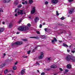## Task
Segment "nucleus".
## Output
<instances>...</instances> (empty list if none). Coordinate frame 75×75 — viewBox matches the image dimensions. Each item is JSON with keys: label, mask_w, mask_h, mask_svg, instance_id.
<instances>
[{"label": "nucleus", "mask_w": 75, "mask_h": 75, "mask_svg": "<svg viewBox=\"0 0 75 75\" xmlns=\"http://www.w3.org/2000/svg\"><path fill=\"white\" fill-rule=\"evenodd\" d=\"M28 26V27H30L31 26V24L30 23H28L27 24Z\"/></svg>", "instance_id": "obj_42"}, {"label": "nucleus", "mask_w": 75, "mask_h": 75, "mask_svg": "<svg viewBox=\"0 0 75 75\" xmlns=\"http://www.w3.org/2000/svg\"><path fill=\"white\" fill-rule=\"evenodd\" d=\"M30 52H31V51H30V50H29V51H28L27 52L28 54H30Z\"/></svg>", "instance_id": "obj_44"}, {"label": "nucleus", "mask_w": 75, "mask_h": 75, "mask_svg": "<svg viewBox=\"0 0 75 75\" xmlns=\"http://www.w3.org/2000/svg\"><path fill=\"white\" fill-rule=\"evenodd\" d=\"M17 64H18V62H16L15 63V65H17Z\"/></svg>", "instance_id": "obj_49"}, {"label": "nucleus", "mask_w": 75, "mask_h": 75, "mask_svg": "<svg viewBox=\"0 0 75 75\" xmlns=\"http://www.w3.org/2000/svg\"><path fill=\"white\" fill-rule=\"evenodd\" d=\"M30 38H35L36 39H39V37H30Z\"/></svg>", "instance_id": "obj_17"}, {"label": "nucleus", "mask_w": 75, "mask_h": 75, "mask_svg": "<svg viewBox=\"0 0 75 75\" xmlns=\"http://www.w3.org/2000/svg\"><path fill=\"white\" fill-rule=\"evenodd\" d=\"M47 60H48V61H51V58H47Z\"/></svg>", "instance_id": "obj_39"}, {"label": "nucleus", "mask_w": 75, "mask_h": 75, "mask_svg": "<svg viewBox=\"0 0 75 75\" xmlns=\"http://www.w3.org/2000/svg\"><path fill=\"white\" fill-rule=\"evenodd\" d=\"M37 72H40V71H39V70H37Z\"/></svg>", "instance_id": "obj_59"}, {"label": "nucleus", "mask_w": 75, "mask_h": 75, "mask_svg": "<svg viewBox=\"0 0 75 75\" xmlns=\"http://www.w3.org/2000/svg\"><path fill=\"white\" fill-rule=\"evenodd\" d=\"M29 29L28 27L27 26H20L18 28V30L19 31H27Z\"/></svg>", "instance_id": "obj_1"}, {"label": "nucleus", "mask_w": 75, "mask_h": 75, "mask_svg": "<svg viewBox=\"0 0 75 75\" xmlns=\"http://www.w3.org/2000/svg\"><path fill=\"white\" fill-rule=\"evenodd\" d=\"M75 51H71L72 53H75Z\"/></svg>", "instance_id": "obj_51"}, {"label": "nucleus", "mask_w": 75, "mask_h": 75, "mask_svg": "<svg viewBox=\"0 0 75 75\" xmlns=\"http://www.w3.org/2000/svg\"><path fill=\"white\" fill-rule=\"evenodd\" d=\"M42 38H47V37H46V35H43L42 36Z\"/></svg>", "instance_id": "obj_23"}, {"label": "nucleus", "mask_w": 75, "mask_h": 75, "mask_svg": "<svg viewBox=\"0 0 75 75\" xmlns=\"http://www.w3.org/2000/svg\"><path fill=\"white\" fill-rule=\"evenodd\" d=\"M22 4H23L24 5V4H25V3L24 2H22Z\"/></svg>", "instance_id": "obj_50"}, {"label": "nucleus", "mask_w": 75, "mask_h": 75, "mask_svg": "<svg viewBox=\"0 0 75 75\" xmlns=\"http://www.w3.org/2000/svg\"><path fill=\"white\" fill-rule=\"evenodd\" d=\"M63 46H64V47H68V46L67 45L65 44V43H63Z\"/></svg>", "instance_id": "obj_24"}, {"label": "nucleus", "mask_w": 75, "mask_h": 75, "mask_svg": "<svg viewBox=\"0 0 75 75\" xmlns=\"http://www.w3.org/2000/svg\"><path fill=\"white\" fill-rule=\"evenodd\" d=\"M43 57H44V53L41 52L40 55L38 57V58L39 59H42Z\"/></svg>", "instance_id": "obj_3"}, {"label": "nucleus", "mask_w": 75, "mask_h": 75, "mask_svg": "<svg viewBox=\"0 0 75 75\" xmlns=\"http://www.w3.org/2000/svg\"><path fill=\"white\" fill-rule=\"evenodd\" d=\"M8 71V69H6L4 71V74H7Z\"/></svg>", "instance_id": "obj_22"}, {"label": "nucleus", "mask_w": 75, "mask_h": 75, "mask_svg": "<svg viewBox=\"0 0 75 75\" xmlns=\"http://www.w3.org/2000/svg\"><path fill=\"white\" fill-rule=\"evenodd\" d=\"M4 56H6V53L4 54Z\"/></svg>", "instance_id": "obj_60"}, {"label": "nucleus", "mask_w": 75, "mask_h": 75, "mask_svg": "<svg viewBox=\"0 0 75 75\" xmlns=\"http://www.w3.org/2000/svg\"><path fill=\"white\" fill-rule=\"evenodd\" d=\"M12 72H13V73H14V71L12 70Z\"/></svg>", "instance_id": "obj_62"}, {"label": "nucleus", "mask_w": 75, "mask_h": 75, "mask_svg": "<svg viewBox=\"0 0 75 75\" xmlns=\"http://www.w3.org/2000/svg\"><path fill=\"white\" fill-rule=\"evenodd\" d=\"M53 40L56 42H57V39H56V38H54V39H53Z\"/></svg>", "instance_id": "obj_30"}, {"label": "nucleus", "mask_w": 75, "mask_h": 75, "mask_svg": "<svg viewBox=\"0 0 75 75\" xmlns=\"http://www.w3.org/2000/svg\"><path fill=\"white\" fill-rule=\"evenodd\" d=\"M36 33L38 34H40V31H36Z\"/></svg>", "instance_id": "obj_43"}, {"label": "nucleus", "mask_w": 75, "mask_h": 75, "mask_svg": "<svg viewBox=\"0 0 75 75\" xmlns=\"http://www.w3.org/2000/svg\"><path fill=\"white\" fill-rule=\"evenodd\" d=\"M45 75V73L44 72H43L41 73V75Z\"/></svg>", "instance_id": "obj_35"}, {"label": "nucleus", "mask_w": 75, "mask_h": 75, "mask_svg": "<svg viewBox=\"0 0 75 75\" xmlns=\"http://www.w3.org/2000/svg\"><path fill=\"white\" fill-rule=\"evenodd\" d=\"M17 9H15V13H16V12H17Z\"/></svg>", "instance_id": "obj_53"}, {"label": "nucleus", "mask_w": 75, "mask_h": 75, "mask_svg": "<svg viewBox=\"0 0 75 75\" xmlns=\"http://www.w3.org/2000/svg\"><path fill=\"white\" fill-rule=\"evenodd\" d=\"M56 15L59 16V13H58V11H56Z\"/></svg>", "instance_id": "obj_38"}, {"label": "nucleus", "mask_w": 75, "mask_h": 75, "mask_svg": "<svg viewBox=\"0 0 75 75\" xmlns=\"http://www.w3.org/2000/svg\"><path fill=\"white\" fill-rule=\"evenodd\" d=\"M37 20H40V19L38 17H36L34 19V21L35 23H37Z\"/></svg>", "instance_id": "obj_11"}, {"label": "nucleus", "mask_w": 75, "mask_h": 75, "mask_svg": "<svg viewBox=\"0 0 75 75\" xmlns=\"http://www.w3.org/2000/svg\"><path fill=\"white\" fill-rule=\"evenodd\" d=\"M4 30V29L3 28H0V33H2L3 32Z\"/></svg>", "instance_id": "obj_12"}, {"label": "nucleus", "mask_w": 75, "mask_h": 75, "mask_svg": "<svg viewBox=\"0 0 75 75\" xmlns=\"http://www.w3.org/2000/svg\"><path fill=\"white\" fill-rule=\"evenodd\" d=\"M67 52H70V50H67Z\"/></svg>", "instance_id": "obj_52"}, {"label": "nucleus", "mask_w": 75, "mask_h": 75, "mask_svg": "<svg viewBox=\"0 0 75 75\" xmlns=\"http://www.w3.org/2000/svg\"><path fill=\"white\" fill-rule=\"evenodd\" d=\"M25 4H27V1H25Z\"/></svg>", "instance_id": "obj_48"}, {"label": "nucleus", "mask_w": 75, "mask_h": 75, "mask_svg": "<svg viewBox=\"0 0 75 75\" xmlns=\"http://www.w3.org/2000/svg\"><path fill=\"white\" fill-rule=\"evenodd\" d=\"M29 18H31V17H30H30H29Z\"/></svg>", "instance_id": "obj_64"}, {"label": "nucleus", "mask_w": 75, "mask_h": 75, "mask_svg": "<svg viewBox=\"0 0 75 75\" xmlns=\"http://www.w3.org/2000/svg\"><path fill=\"white\" fill-rule=\"evenodd\" d=\"M12 27H13V24H12V23H10L9 24V28H11Z\"/></svg>", "instance_id": "obj_19"}, {"label": "nucleus", "mask_w": 75, "mask_h": 75, "mask_svg": "<svg viewBox=\"0 0 75 75\" xmlns=\"http://www.w3.org/2000/svg\"><path fill=\"white\" fill-rule=\"evenodd\" d=\"M16 45H21L23 44V42H16Z\"/></svg>", "instance_id": "obj_9"}, {"label": "nucleus", "mask_w": 75, "mask_h": 75, "mask_svg": "<svg viewBox=\"0 0 75 75\" xmlns=\"http://www.w3.org/2000/svg\"><path fill=\"white\" fill-rule=\"evenodd\" d=\"M24 69H23V70H22L21 71V75H23L24 74V73H25V71H24Z\"/></svg>", "instance_id": "obj_14"}, {"label": "nucleus", "mask_w": 75, "mask_h": 75, "mask_svg": "<svg viewBox=\"0 0 75 75\" xmlns=\"http://www.w3.org/2000/svg\"><path fill=\"white\" fill-rule=\"evenodd\" d=\"M58 2V0H52V3L56 4Z\"/></svg>", "instance_id": "obj_7"}, {"label": "nucleus", "mask_w": 75, "mask_h": 75, "mask_svg": "<svg viewBox=\"0 0 75 75\" xmlns=\"http://www.w3.org/2000/svg\"><path fill=\"white\" fill-rule=\"evenodd\" d=\"M35 7H33L32 9V10L31 11V14H33L36 11H35Z\"/></svg>", "instance_id": "obj_6"}, {"label": "nucleus", "mask_w": 75, "mask_h": 75, "mask_svg": "<svg viewBox=\"0 0 75 75\" xmlns=\"http://www.w3.org/2000/svg\"><path fill=\"white\" fill-rule=\"evenodd\" d=\"M54 42V40H52V42Z\"/></svg>", "instance_id": "obj_57"}, {"label": "nucleus", "mask_w": 75, "mask_h": 75, "mask_svg": "<svg viewBox=\"0 0 75 75\" xmlns=\"http://www.w3.org/2000/svg\"><path fill=\"white\" fill-rule=\"evenodd\" d=\"M59 69L61 71H63L62 69L61 68H60Z\"/></svg>", "instance_id": "obj_47"}, {"label": "nucleus", "mask_w": 75, "mask_h": 75, "mask_svg": "<svg viewBox=\"0 0 75 75\" xmlns=\"http://www.w3.org/2000/svg\"><path fill=\"white\" fill-rule=\"evenodd\" d=\"M51 68H53L54 69H55V68H57V66L55 64L52 65L50 66Z\"/></svg>", "instance_id": "obj_10"}, {"label": "nucleus", "mask_w": 75, "mask_h": 75, "mask_svg": "<svg viewBox=\"0 0 75 75\" xmlns=\"http://www.w3.org/2000/svg\"><path fill=\"white\" fill-rule=\"evenodd\" d=\"M2 24H5V22H2Z\"/></svg>", "instance_id": "obj_58"}, {"label": "nucleus", "mask_w": 75, "mask_h": 75, "mask_svg": "<svg viewBox=\"0 0 75 75\" xmlns=\"http://www.w3.org/2000/svg\"><path fill=\"white\" fill-rule=\"evenodd\" d=\"M36 64H37V65H40V63H38V62H36Z\"/></svg>", "instance_id": "obj_45"}, {"label": "nucleus", "mask_w": 75, "mask_h": 75, "mask_svg": "<svg viewBox=\"0 0 75 75\" xmlns=\"http://www.w3.org/2000/svg\"><path fill=\"white\" fill-rule=\"evenodd\" d=\"M61 20H64L65 19V18L64 17V16H62L61 18Z\"/></svg>", "instance_id": "obj_31"}, {"label": "nucleus", "mask_w": 75, "mask_h": 75, "mask_svg": "<svg viewBox=\"0 0 75 75\" xmlns=\"http://www.w3.org/2000/svg\"><path fill=\"white\" fill-rule=\"evenodd\" d=\"M11 0H4V2L5 3H8V2H10V1Z\"/></svg>", "instance_id": "obj_16"}, {"label": "nucleus", "mask_w": 75, "mask_h": 75, "mask_svg": "<svg viewBox=\"0 0 75 75\" xmlns=\"http://www.w3.org/2000/svg\"><path fill=\"white\" fill-rule=\"evenodd\" d=\"M51 69L47 68L45 69L46 71H50L51 70Z\"/></svg>", "instance_id": "obj_32"}, {"label": "nucleus", "mask_w": 75, "mask_h": 75, "mask_svg": "<svg viewBox=\"0 0 75 75\" xmlns=\"http://www.w3.org/2000/svg\"><path fill=\"white\" fill-rule=\"evenodd\" d=\"M2 12H3V10H2Z\"/></svg>", "instance_id": "obj_63"}, {"label": "nucleus", "mask_w": 75, "mask_h": 75, "mask_svg": "<svg viewBox=\"0 0 75 75\" xmlns=\"http://www.w3.org/2000/svg\"><path fill=\"white\" fill-rule=\"evenodd\" d=\"M20 11H18L17 13L18 15H22L24 14V13H23V10H20Z\"/></svg>", "instance_id": "obj_4"}, {"label": "nucleus", "mask_w": 75, "mask_h": 75, "mask_svg": "<svg viewBox=\"0 0 75 75\" xmlns=\"http://www.w3.org/2000/svg\"><path fill=\"white\" fill-rule=\"evenodd\" d=\"M13 70H16V66H14L13 67Z\"/></svg>", "instance_id": "obj_26"}, {"label": "nucleus", "mask_w": 75, "mask_h": 75, "mask_svg": "<svg viewBox=\"0 0 75 75\" xmlns=\"http://www.w3.org/2000/svg\"><path fill=\"white\" fill-rule=\"evenodd\" d=\"M75 8H73L71 9L69 11V13L70 14H71L74 12V11L75 10Z\"/></svg>", "instance_id": "obj_5"}, {"label": "nucleus", "mask_w": 75, "mask_h": 75, "mask_svg": "<svg viewBox=\"0 0 75 75\" xmlns=\"http://www.w3.org/2000/svg\"><path fill=\"white\" fill-rule=\"evenodd\" d=\"M67 68L68 69H70L71 68V65L70 64H68L67 65Z\"/></svg>", "instance_id": "obj_13"}, {"label": "nucleus", "mask_w": 75, "mask_h": 75, "mask_svg": "<svg viewBox=\"0 0 75 75\" xmlns=\"http://www.w3.org/2000/svg\"><path fill=\"white\" fill-rule=\"evenodd\" d=\"M68 71H69V70L67 69L65 70V72H68Z\"/></svg>", "instance_id": "obj_41"}, {"label": "nucleus", "mask_w": 75, "mask_h": 75, "mask_svg": "<svg viewBox=\"0 0 75 75\" xmlns=\"http://www.w3.org/2000/svg\"><path fill=\"white\" fill-rule=\"evenodd\" d=\"M6 65V63H4L2 64L1 65H0V66H1V67L2 68H3V67H4V66H5V65Z\"/></svg>", "instance_id": "obj_15"}, {"label": "nucleus", "mask_w": 75, "mask_h": 75, "mask_svg": "<svg viewBox=\"0 0 75 75\" xmlns=\"http://www.w3.org/2000/svg\"><path fill=\"white\" fill-rule=\"evenodd\" d=\"M21 7H22V5H21V4H20L18 6V8H21Z\"/></svg>", "instance_id": "obj_34"}, {"label": "nucleus", "mask_w": 75, "mask_h": 75, "mask_svg": "<svg viewBox=\"0 0 75 75\" xmlns=\"http://www.w3.org/2000/svg\"><path fill=\"white\" fill-rule=\"evenodd\" d=\"M64 33H66V31L65 30H62V32L60 33V34H63Z\"/></svg>", "instance_id": "obj_20"}, {"label": "nucleus", "mask_w": 75, "mask_h": 75, "mask_svg": "<svg viewBox=\"0 0 75 75\" xmlns=\"http://www.w3.org/2000/svg\"><path fill=\"white\" fill-rule=\"evenodd\" d=\"M16 44L17 45V43H16V42L12 44V46H14Z\"/></svg>", "instance_id": "obj_25"}, {"label": "nucleus", "mask_w": 75, "mask_h": 75, "mask_svg": "<svg viewBox=\"0 0 75 75\" xmlns=\"http://www.w3.org/2000/svg\"><path fill=\"white\" fill-rule=\"evenodd\" d=\"M48 4V1H46L45 2V4Z\"/></svg>", "instance_id": "obj_37"}, {"label": "nucleus", "mask_w": 75, "mask_h": 75, "mask_svg": "<svg viewBox=\"0 0 75 75\" xmlns=\"http://www.w3.org/2000/svg\"><path fill=\"white\" fill-rule=\"evenodd\" d=\"M74 1V0H68V1L69 3H71Z\"/></svg>", "instance_id": "obj_29"}, {"label": "nucleus", "mask_w": 75, "mask_h": 75, "mask_svg": "<svg viewBox=\"0 0 75 75\" xmlns=\"http://www.w3.org/2000/svg\"><path fill=\"white\" fill-rule=\"evenodd\" d=\"M20 34V32H17L16 33L17 34Z\"/></svg>", "instance_id": "obj_55"}, {"label": "nucleus", "mask_w": 75, "mask_h": 75, "mask_svg": "<svg viewBox=\"0 0 75 75\" xmlns=\"http://www.w3.org/2000/svg\"><path fill=\"white\" fill-rule=\"evenodd\" d=\"M45 23H43V25H45Z\"/></svg>", "instance_id": "obj_61"}, {"label": "nucleus", "mask_w": 75, "mask_h": 75, "mask_svg": "<svg viewBox=\"0 0 75 75\" xmlns=\"http://www.w3.org/2000/svg\"><path fill=\"white\" fill-rule=\"evenodd\" d=\"M38 47H40V46H38L36 47L33 50V52H35V50H36V49H37V48Z\"/></svg>", "instance_id": "obj_18"}, {"label": "nucleus", "mask_w": 75, "mask_h": 75, "mask_svg": "<svg viewBox=\"0 0 75 75\" xmlns=\"http://www.w3.org/2000/svg\"><path fill=\"white\" fill-rule=\"evenodd\" d=\"M15 16L16 17H17V13H16L15 15Z\"/></svg>", "instance_id": "obj_54"}, {"label": "nucleus", "mask_w": 75, "mask_h": 75, "mask_svg": "<svg viewBox=\"0 0 75 75\" xmlns=\"http://www.w3.org/2000/svg\"><path fill=\"white\" fill-rule=\"evenodd\" d=\"M58 25H59L60 26H64V25L63 24H58Z\"/></svg>", "instance_id": "obj_28"}, {"label": "nucleus", "mask_w": 75, "mask_h": 75, "mask_svg": "<svg viewBox=\"0 0 75 75\" xmlns=\"http://www.w3.org/2000/svg\"><path fill=\"white\" fill-rule=\"evenodd\" d=\"M71 56L70 55H68L67 56L66 58V59L67 61H68L69 62L71 60Z\"/></svg>", "instance_id": "obj_2"}, {"label": "nucleus", "mask_w": 75, "mask_h": 75, "mask_svg": "<svg viewBox=\"0 0 75 75\" xmlns=\"http://www.w3.org/2000/svg\"><path fill=\"white\" fill-rule=\"evenodd\" d=\"M47 28H46L45 29V31H47Z\"/></svg>", "instance_id": "obj_56"}, {"label": "nucleus", "mask_w": 75, "mask_h": 75, "mask_svg": "<svg viewBox=\"0 0 75 75\" xmlns=\"http://www.w3.org/2000/svg\"><path fill=\"white\" fill-rule=\"evenodd\" d=\"M71 60L73 62H75V57L71 56Z\"/></svg>", "instance_id": "obj_8"}, {"label": "nucleus", "mask_w": 75, "mask_h": 75, "mask_svg": "<svg viewBox=\"0 0 75 75\" xmlns=\"http://www.w3.org/2000/svg\"><path fill=\"white\" fill-rule=\"evenodd\" d=\"M23 41H27L28 40L27 39H23Z\"/></svg>", "instance_id": "obj_27"}, {"label": "nucleus", "mask_w": 75, "mask_h": 75, "mask_svg": "<svg viewBox=\"0 0 75 75\" xmlns=\"http://www.w3.org/2000/svg\"><path fill=\"white\" fill-rule=\"evenodd\" d=\"M42 24H40L39 26L40 28H42Z\"/></svg>", "instance_id": "obj_40"}, {"label": "nucleus", "mask_w": 75, "mask_h": 75, "mask_svg": "<svg viewBox=\"0 0 75 75\" xmlns=\"http://www.w3.org/2000/svg\"><path fill=\"white\" fill-rule=\"evenodd\" d=\"M21 21H22V20L21 19L19 21H18V23H20L21 22Z\"/></svg>", "instance_id": "obj_46"}, {"label": "nucleus", "mask_w": 75, "mask_h": 75, "mask_svg": "<svg viewBox=\"0 0 75 75\" xmlns=\"http://www.w3.org/2000/svg\"><path fill=\"white\" fill-rule=\"evenodd\" d=\"M23 58H28V57H27V56H23Z\"/></svg>", "instance_id": "obj_36"}, {"label": "nucleus", "mask_w": 75, "mask_h": 75, "mask_svg": "<svg viewBox=\"0 0 75 75\" xmlns=\"http://www.w3.org/2000/svg\"><path fill=\"white\" fill-rule=\"evenodd\" d=\"M14 3L16 5H17L18 4V3L16 1Z\"/></svg>", "instance_id": "obj_33"}, {"label": "nucleus", "mask_w": 75, "mask_h": 75, "mask_svg": "<svg viewBox=\"0 0 75 75\" xmlns=\"http://www.w3.org/2000/svg\"><path fill=\"white\" fill-rule=\"evenodd\" d=\"M29 3L30 4H31L33 3V0H29Z\"/></svg>", "instance_id": "obj_21"}]
</instances>
